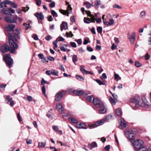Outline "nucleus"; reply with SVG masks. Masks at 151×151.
I'll list each match as a JSON object with an SVG mask.
<instances>
[{
  "label": "nucleus",
  "instance_id": "nucleus-1",
  "mask_svg": "<svg viewBox=\"0 0 151 151\" xmlns=\"http://www.w3.org/2000/svg\"><path fill=\"white\" fill-rule=\"evenodd\" d=\"M130 103L134 104V107L136 109L141 106L143 108H148L150 104L145 97H140L138 95L132 96L130 99Z\"/></svg>",
  "mask_w": 151,
  "mask_h": 151
},
{
  "label": "nucleus",
  "instance_id": "nucleus-2",
  "mask_svg": "<svg viewBox=\"0 0 151 151\" xmlns=\"http://www.w3.org/2000/svg\"><path fill=\"white\" fill-rule=\"evenodd\" d=\"M131 142L137 150V151H150L149 147H145L144 142L140 139L131 141Z\"/></svg>",
  "mask_w": 151,
  "mask_h": 151
},
{
  "label": "nucleus",
  "instance_id": "nucleus-3",
  "mask_svg": "<svg viewBox=\"0 0 151 151\" xmlns=\"http://www.w3.org/2000/svg\"><path fill=\"white\" fill-rule=\"evenodd\" d=\"M137 129L133 128L126 132L124 134L125 137L129 139L131 142V141L134 140L135 135L137 134Z\"/></svg>",
  "mask_w": 151,
  "mask_h": 151
},
{
  "label": "nucleus",
  "instance_id": "nucleus-4",
  "mask_svg": "<svg viewBox=\"0 0 151 151\" xmlns=\"http://www.w3.org/2000/svg\"><path fill=\"white\" fill-rule=\"evenodd\" d=\"M7 36L9 37V45L11 47H12L14 48L17 49L18 47V46L17 44L14 42V41H17V39L10 33H8L7 34Z\"/></svg>",
  "mask_w": 151,
  "mask_h": 151
},
{
  "label": "nucleus",
  "instance_id": "nucleus-5",
  "mask_svg": "<svg viewBox=\"0 0 151 151\" xmlns=\"http://www.w3.org/2000/svg\"><path fill=\"white\" fill-rule=\"evenodd\" d=\"M4 60L6 63L11 68L13 64V60L9 55L5 54L4 55Z\"/></svg>",
  "mask_w": 151,
  "mask_h": 151
},
{
  "label": "nucleus",
  "instance_id": "nucleus-6",
  "mask_svg": "<svg viewBox=\"0 0 151 151\" xmlns=\"http://www.w3.org/2000/svg\"><path fill=\"white\" fill-rule=\"evenodd\" d=\"M15 12L14 10L9 8L8 9H7L5 10L4 9H1V10L0 13L1 14L6 15H12L11 13H14Z\"/></svg>",
  "mask_w": 151,
  "mask_h": 151
},
{
  "label": "nucleus",
  "instance_id": "nucleus-7",
  "mask_svg": "<svg viewBox=\"0 0 151 151\" xmlns=\"http://www.w3.org/2000/svg\"><path fill=\"white\" fill-rule=\"evenodd\" d=\"M65 94V91H61L58 92L55 96V100L56 101H59L62 97Z\"/></svg>",
  "mask_w": 151,
  "mask_h": 151
},
{
  "label": "nucleus",
  "instance_id": "nucleus-8",
  "mask_svg": "<svg viewBox=\"0 0 151 151\" xmlns=\"http://www.w3.org/2000/svg\"><path fill=\"white\" fill-rule=\"evenodd\" d=\"M106 122L104 118H103L97 121L94 124H92L90 127L91 128H96V127L101 125L104 123Z\"/></svg>",
  "mask_w": 151,
  "mask_h": 151
},
{
  "label": "nucleus",
  "instance_id": "nucleus-9",
  "mask_svg": "<svg viewBox=\"0 0 151 151\" xmlns=\"http://www.w3.org/2000/svg\"><path fill=\"white\" fill-rule=\"evenodd\" d=\"M119 122L120 123L119 125V128L122 129L126 127L127 123L123 118H121L119 119Z\"/></svg>",
  "mask_w": 151,
  "mask_h": 151
},
{
  "label": "nucleus",
  "instance_id": "nucleus-10",
  "mask_svg": "<svg viewBox=\"0 0 151 151\" xmlns=\"http://www.w3.org/2000/svg\"><path fill=\"white\" fill-rule=\"evenodd\" d=\"M99 113L100 114H103L106 112V108L104 105V103H103L99 106Z\"/></svg>",
  "mask_w": 151,
  "mask_h": 151
},
{
  "label": "nucleus",
  "instance_id": "nucleus-11",
  "mask_svg": "<svg viewBox=\"0 0 151 151\" xmlns=\"http://www.w3.org/2000/svg\"><path fill=\"white\" fill-rule=\"evenodd\" d=\"M93 104L96 107L99 106L100 105L102 104L103 102L101 101L98 98H96L93 99Z\"/></svg>",
  "mask_w": 151,
  "mask_h": 151
},
{
  "label": "nucleus",
  "instance_id": "nucleus-12",
  "mask_svg": "<svg viewBox=\"0 0 151 151\" xmlns=\"http://www.w3.org/2000/svg\"><path fill=\"white\" fill-rule=\"evenodd\" d=\"M9 0H5L2 2H0V8H4L7 7L6 5H9Z\"/></svg>",
  "mask_w": 151,
  "mask_h": 151
},
{
  "label": "nucleus",
  "instance_id": "nucleus-13",
  "mask_svg": "<svg viewBox=\"0 0 151 151\" xmlns=\"http://www.w3.org/2000/svg\"><path fill=\"white\" fill-rule=\"evenodd\" d=\"M76 127L78 129H87L86 124L84 123L77 122L76 124Z\"/></svg>",
  "mask_w": 151,
  "mask_h": 151
},
{
  "label": "nucleus",
  "instance_id": "nucleus-14",
  "mask_svg": "<svg viewBox=\"0 0 151 151\" xmlns=\"http://www.w3.org/2000/svg\"><path fill=\"white\" fill-rule=\"evenodd\" d=\"M15 27V25L13 24H10L7 26L5 27V29L6 31L8 32L12 31Z\"/></svg>",
  "mask_w": 151,
  "mask_h": 151
},
{
  "label": "nucleus",
  "instance_id": "nucleus-15",
  "mask_svg": "<svg viewBox=\"0 0 151 151\" xmlns=\"http://www.w3.org/2000/svg\"><path fill=\"white\" fill-rule=\"evenodd\" d=\"M5 21L7 22L11 23H15L16 22V20L13 18L11 19V18L9 16L5 17Z\"/></svg>",
  "mask_w": 151,
  "mask_h": 151
},
{
  "label": "nucleus",
  "instance_id": "nucleus-16",
  "mask_svg": "<svg viewBox=\"0 0 151 151\" xmlns=\"http://www.w3.org/2000/svg\"><path fill=\"white\" fill-rule=\"evenodd\" d=\"M60 30L63 31V29L66 30L68 29V26L67 23L64 22H63L62 24L60 25Z\"/></svg>",
  "mask_w": 151,
  "mask_h": 151
},
{
  "label": "nucleus",
  "instance_id": "nucleus-17",
  "mask_svg": "<svg viewBox=\"0 0 151 151\" xmlns=\"http://www.w3.org/2000/svg\"><path fill=\"white\" fill-rule=\"evenodd\" d=\"M35 15L37 17V18L40 20H42L44 18V16L42 13H38L37 12Z\"/></svg>",
  "mask_w": 151,
  "mask_h": 151
},
{
  "label": "nucleus",
  "instance_id": "nucleus-18",
  "mask_svg": "<svg viewBox=\"0 0 151 151\" xmlns=\"http://www.w3.org/2000/svg\"><path fill=\"white\" fill-rule=\"evenodd\" d=\"M5 101L7 103H8L9 102H10V105L12 106L14 105V101L12 100V99L9 96H7L5 99Z\"/></svg>",
  "mask_w": 151,
  "mask_h": 151
},
{
  "label": "nucleus",
  "instance_id": "nucleus-19",
  "mask_svg": "<svg viewBox=\"0 0 151 151\" xmlns=\"http://www.w3.org/2000/svg\"><path fill=\"white\" fill-rule=\"evenodd\" d=\"M56 109L58 111L60 112H62L63 111V108L61 104L60 103H58L56 105Z\"/></svg>",
  "mask_w": 151,
  "mask_h": 151
},
{
  "label": "nucleus",
  "instance_id": "nucleus-20",
  "mask_svg": "<svg viewBox=\"0 0 151 151\" xmlns=\"http://www.w3.org/2000/svg\"><path fill=\"white\" fill-rule=\"evenodd\" d=\"M88 147L91 150H92L93 148L96 147L97 146V144L96 142H93L91 144H89L88 145Z\"/></svg>",
  "mask_w": 151,
  "mask_h": 151
},
{
  "label": "nucleus",
  "instance_id": "nucleus-21",
  "mask_svg": "<svg viewBox=\"0 0 151 151\" xmlns=\"http://www.w3.org/2000/svg\"><path fill=\"white\" fill-rule=\"evenodd\" d=\"M73 93L77 96H80L83 93V91L82 90H75L73 91Z\"/></svg>",
  "mask_w": 151,
  "mask_h": 151
},
{
  "label": "nucleus",
  "instance_id": "nucleus-22",
  "mask_svg": "<svg viewBox=\"0 0 151 151\" xmlns=\"http://www.w3.org/2000/svg\"><path fill=\"white\" fill-rule=\"evenodd\" d=\"M83 5H85L86 7L88 9L90 8L91 6H94V5H92L88 1L84 2Z\"/></svg>",
  "mask_w": 151,
  "mask_h": 151
},
{
  "label": "nucleus",
  "instance_id": "nucleus-23",
  "mask_svg": "<svg viewBox=\"0 0 151 151\" xmlns=\"http://www.w3.org/2000/svg\"><path fill=\"white\" fill-rule=\"evenodd\" d=\"M72 9L71 7V5H68V7H67V9L66 11L68 12V14L67 15V16H69V13H72Z\"/></svg>",
  "mask_w": 151,
  "mask_h": 151
},
{
  "label": "nucleus",
  "instance_id": "nucleus-24",
  "mask_svg": "<svg viewBox=\"0 0 151 151\" xmlns=\"http://www.w3.org/2000/svg\"><path fill=\"white\" fill-rule=\"evenodd\" d=\"M106 122H108L109 121L112 119L113 116L112 115L109 114L107 116H106L104 118Z\"/></svg>",
  "mask_w": 151,
  "mask_h": 151
},
{
  "label": "nucleus",
  "instance_id": "nucleus-25",
  "mask_svg": "<svg viewBox=\"0 0 151 151\" xmlns=\"http://www.w3.org/2000/svg\"><path fill=\"white\" fill-rule=\"evenodd\" d=\"M69 121L71 123H77L78 122V121L77 119L73 117H70L68 119Z\"/></svg>",
  "mask_w": 151,
  "mask_h": 151
},
{
  "label": "nucleus",
  "instance_id": "nucleus-26",
  "mask_svg": "<svg viewBox=\"0 0 151 151\" xmlns=\"http://www.w3.org/2000/svg\"><path fill=\"white\" fill-rule=\"evenodd\" d=\"M9 5H10L11 7L16 8L17 7V4L14 2L11 1H9Z\"/></svg>",
  "mask_w": 151,
  "mask_h": 151
},
{
  "label": "nucleus",
  "instance_id": "nucleus-27",
  "mask_svg": "<svg viewBox=\"0 0 151 151\" xmlns=\"http://www.w3.org/2000/svg\"><path fill=\"white\" fill-rule=\"evenodd\" d=\"M21 31V30L19 28L16 29V30L14 31V33L15 35H18L17 37L19 39L20 38V36L18 35L20 33Z\"/></svg>",
  "mask_w": 151,
  "mask_h": 151
},
{
  "label": "nucleus",
  "instance_id": "nucleus-28",
  "mask_svg": "<svg viewBox=\"0 0 151 151\" xmlns=\"http://www.w3.org/2000/svg\"><path fill=\"white\" fill-rule=\"evenodd\" d=\"M114 79L116 82H118L119 80L121 79V78L119 76V75L118 74L115 73L114 75Z\"/></svg>",
  "mask_w": 151,
  "mask_h": 151
},
{
  "label": "nucleus",
  "instance_id": "nucleus-29",
  "mask_svg": "<svg viewBox=\"0 0 151 151\" xmlns=\"http://www.w3.org/2000/svg\"><path fill=\"white\" fill-rule=\"evenodd\" d=\"M117 100H116L115 99H114L112 98L111 96H110L109 98V101L110 103L112 104L115 105L116 104V101Z\"/></svg>",
  "mask_w": 151,
  "mask_h": 151
},
{
  "label": "nucleus",
  "instance_id": "nucleus-30",
  "mask_svg": "<svg viewBox=\"0 0 151 151\" xmlns=\"http://www.w3.org/2000/svg\"><path fill=\"white\" fill-rule=\"evenodd\" d=\"M116 112L118 116H120L122 114L121 109L120 108H118L116 110Z\"/></svg>",
  "mask_w": 151,
  "mask_h": 151
},
{
  "label": "nucleus",
  "instance_id": "nucleus-31",
  "mask_svg": "<svg viewBox=\"0 0 151 151\" xmlns=\"http://www.w3.org/2000/svg\"><path fill=\"white\" fill-rule=\"evenodd\" d=\"M78 60L77 56L75 55H74L72 56V61L74 64H76V62Z\"/></svg>",
  "mask_w": 151,
  "mask_h": 151
},
{
  "label": "nucleus",
  "instance_id": "nucleus-32",
  "mask_svg": "<svg viewBox=\"0 0 151 151\" xmlns=\"http://www.w3.org/2000/svg\"><path fill=\"white\" fill-rule=\"evenodd\" d=\"M94 99L93 96H88L86 98V100L90 102H91Z\"/></svg>",
  "mask_w": 151,
  "mask_h": 151
},
{
  "label": "nucleus",
  "instance_id": "nucleus-33",
  "mask_svg": "<svg viewBox=\"0 0 151 151\" xmlns=\"http://www.w3.org/2000/svg\"><path fill=\"white\" fill-rule=\"evenodd\" d=\"M52 74L54 76H58V71L52 69L51 70Z\"/></svg>",
  "mask_w": 151,
  "mask_h": 151
},
{
  "label": "nucleus",
  "instance_id": "nucleus-34",
  "mask_svg": "<svg viewBox=\"0 0 151 151\" xmlns=\"http://www.w3.org/2000/svg\"><path fill=\"white\" fill-rule=\"evenodd\" d=\"M46 145L45 142H39L38 145V147L39 148H42L44 147Z\"/></svg>",
  "mask_w": 151,
  "mask_h": 151
},
{
  "label": "nucleus",
  "instance_id": "nucleus-35",
  "mask_svg": "<svg viewBox=\"0 0 151 151\" xmlns=\"http://www.w3.org/2000/svg\"><path fill=\"white\" fill-rule=\"evenodd\" d=\"M84 22L86 23L89 24L91 22V20L89 18L84 17Z\"/></svg>",
  "mask_w": 151,
  "mask_h": 151
},
{
  "label": "nucleus",
  "instance_id": "nucleus-36",
  "mask_svg": "<svg viewBox=\"0 0 151 151\" xmlns=\"http://www.w3.org/2000/svg\"><path fill=\"white\" fill-rule=\"evenodd\" d=\"M101 4V1L100 0H96L94 3L95 5L97 7L99 6Z\"/></svg>",
  "mask_w": 151,
  "mask_h": 151
},
{
  "label": "nucleus",
  "instance_id": "nucleus-37",
  "mask_svg": "<svg viewBox=\"0 0 151 151\" xmlns=\"http://www.w3.org/2000/svg\"><path fill=\"white\" fill-rule=\"evenodd\" d=\"M146 16V12L145 11H142L140 13V17L141 18H144Z\"/></svg>",
  "mask_w": 151,
  "mask_h": 151
},
{
  "label": "nucleus",
  "instance_id": "nucleus-38",
  "mask_svg": "<svg viewBox=\"0 0 151 151\" xmlns=\"http://www.w3.org/2000/svg\"><path fill=\"white\" fill-rule=\"evenodd\" d=\"M76 78L77 79L81 81H84V79L83 77L82 76L78 75H76Z\"/></svg>",
  "mask_w": 151,
  "mask_h": 151
},
{
  "label": "nucleus",
  "instance_id": "nucleus-39",
  "mask_svg": "<svg viewBox=\"0 0 151 151\" xmlns=\"http://www.w3.org/2000/svg\"><path fill=\"white\" fill-rule=\"evenodd\" d=\"M128 38L130 40V42L131 44H133L134 43V41L135 40V38L131 39L130 38V35L128 34Z\"/></svg>",
  "mask_w": 151,
  "mask_h": 151
},
{
  "label": "nucleus",
  "instance_id": "nucleus-40",
  "mask_svg": "<svg viewBox=\"0 0 151 151\" xmlns=\"http://www.w3.org/2000/svg\"><path fill=\"white\" fill-rule=\"evenodd\" d=\"M96 68L98 70V72L99 73H101L103 71V70L101 67L98 66L96 67Z\"/></svg>",
  "mask_w": 151,
  "mask_h": 151
},
{
  "label": "nucleus",
  "instance_id": "nucleus-41",
  "mask_svg": "<svg viewBox=\"0 0 151 151\" xmlns=\"http://www.w3.org/2000/svg\"><path fill=\"white\" fill-rule=\"evenodd\" d=\"M51 14L53 16L57 17L58 16L57 14L54 10H52L51 12Z\"/></svg>",
  "mask_w": 151,
  "mask_h": 151
},
{
  "label": "nucleus",
  "instance_id": "nucleus-42",
  "mask_svg": "<svg viewBox=\"0 0 151 151\" xmlns=\"http://www.w3.org/2000/svg\"><path fill=\"white\" fill-rule=\"evenodd\" d=\"M135 65L137 67H140L142 66V65L138 61H136Z\"/></svg>",
  "mask_w": 151,
  "mask_h": 151
},
{
  "label": "nucleus",
  "instance_id": "nucleus-43",
  "mask_svg": "<svg viewBox=\"0 0 151 151\" xmlns=\"http://www.w3.org/2000/svg\"><path fill=\"white\" fill-rule=\"evenodd\" d=\"M114 21L113 19H111L108 22L109 25H112L114 23Z\"/></svg>",
  "mask_w": 151,
  "mask_h": 151
},
{
  "label": "nucleus",
  "instance_id": "nucleus-44",
  "mask_svg": "<svg viewBox=\"0 0 151 151\" xmlns=\"http://www.w3.org/2000/svg\"><path fill=\"white\" fill-rule=\"evenodd\" d=\"M59 11L61 13L63 14V15H65L66 14H68V12L66 11L60 9Z\"/></svg>",
  "mask_w": 151,
  "mask_h": 151
},
{
  "label": "nucleus",
  "instance_id": "nucleus-45",
  "mask_svg": "<svg viewBox=\"0 0 151 151\" xmlns=\"http://www.w3.org/2000/svg\"><path fill=\"white\" fill-rule=\"evenodd\" d=\"M49 83L47 81H45L44 78H42L41 81V85H44L45 84H48Z\"/></svg>",
  "mask_w": 151,
  "mask_h": 151
},
{
  "label": "nucleus",
  "instance_id": "nucleus-46",
  "mask_svg": "<svg viewBox=\"0 0 151 151\" xmlns=\"http://www.w3.org/2000/svg\"><path fill=\"white\" fill-rule=\"evenodd\" d=\"M97 31L99 33H102V29L101 27H99L97 28Z\"/></svg>",
  "mask_w": 151,
  "mask_h": 151
},
{
  "label": "nucleus",
  "instance_id": "nucleus-47",
  "mask_svg": "<svg viewBox=\"0 0 151 151\" xmlns=\"http://www.w3.org/2000/svg\"><path fill=\"white\" fill-rule=\"evenodd\" d=\"M66 35L67 36L70 37H72L74 36L71 32H67Z\"/></svg>",
  "mask_w": 151,
  "mask_h": 151
},
{
  "label": "nucleus",
  "instance_id": "nucleus-48",
  "mask_svg": "<svg viewBox=\"0 0 151 151\" xmlns=\"http://www.w3.org/2000/svg\"><path fill=\"white\" fill-rule=\"evenodd\" d=\"M23 25L25 27V29H27L30 27L29 24H27L26 23H24Z\"/></svg>",
  "mask_w": 151,
  "mask_h": 151
},
{
  "label": "nucleus",
  "instance_id": "nucleus-49",
  "mask_svg": "<svg viewBox=\"0 0 151 151\" xmlns=\"http://www.w3.org/2000/svg\"><path fill=\"white\" fill-rule=\"evenodd\" d=\"M49 6L51 8H52L55 6V3L54 1H52L51 3L49 5Z\"/></svg>",
  "mask_w": 151,
  "mask_h": 151
},
{
  "label": "nucleus",
  "instance_id": "nucleus-50",
  "mask_svg": "<svg viewBox=\"0 0 151 151\" xmlns=\"http://www.w3.org/2000/svg\"><path fill=\"white\" fill-rule=\"evenodd\" d=\"M86 13L87 14V15L89 17H91L93 16L92 14H91V12L90 11H85Z\"/></svg>",
  "mask_w": 151,
  "mask_h": 151
},
{
  "label": "nucleus",
  "instance_id": "nucleus-51",
  "mask_svg": "<svg viewBox=\"0 0 151 151\" xmlns=\"http://www.w3.org/2000/svg\"><path fill=\"white\" fill-rule=\"evenodd\" d=\"M60 50L62 51H63V52H65L66 51V48L64 47V46L60 45Z\"/></svg>",
  "mask_w": 151,
  "mask_h": 151
},
{
  "label": "nucleus",
  "instance_id": "nucleus-52",
  "mask_svg": "<svg viewBox=\"0 0 151 151\" xmlns=\"http://www.w3.org/2000/svg\"><path fill=\"white\" fill-rule=\"evenodd\" d=\"M70 43L71 45L73 47L76 48L77 47L76 44L75 42H70Z\"/></svg>",
  "mask_w": 151,
  "mask_h": 151
},
{
  "label": "nucleus",
  "instance_id": "nucleus-53",
  "mask_svg": "<svg viewBox=\"0 0 151 151\" xmlns=\"http://www.w3.org/2000/svg\"><path fill=\"white\" fill-rule=\"evenodd\" d=\"M29 9V7H24L22 8V11H24V12H26L27 11H28Z\"/></svg>",
  "mask_w": 151,
  "mask_h": 151
},
{
  "label": "nucleus",
  "instance_id": "nucleus-54",
  "mask_svg": "<svg viewBox=\"0 0 151 151\" xmlns=\"http://www.w3.org/2000/svg\"><path fill=\"white\" fill-rule=\"evenodd\" d=\"M96 81L99 85H104L105 83H104L102 82L99 79H97L96 80Z\"/></svg>",
  "mask_w": 151,
  "mask_h": 151
},
{
  "label": "nucleus",
  "instance_id": "nucleus-55",
  "mask_svg": "<svg viewBox=\"0 0 151 151\" xmlns=\"http://www.w3.org/2000/svg\"><path fill=\"white\" fill-rule=\"evenodd\" d=\"M90 92L88 91H86L84 92H83V93L82 94V95L83 96H84L88 94H90Z\"/></svg>",
  "mask_w": 151,
  "mask_h": 151
},
{
  "label": "nucleus",
  "instance_id": "nucleus-56",
  "mask_svg": "<svg viewBox=\"0 0 151 151\" xmlns=\"http://www.w3.org/2000/svg\"><path fill=\"white\" fill-rule=\"evenodd\" d=\"M42 91L43 93L44 94H45L46 93V90H45V85H43L42 88Z\"/></svg>",
  "mask_w": 151,
  "mask_h": 151
},
{
  "label": "nucleus",
  "instance_id": "nucleus-57",
  "mask_svg": "<svg viewBox=\"0 0 151 151\" xmlns=\"http://www.w3.org/2000/svg\"><path fill=\"white\" fill-rule=\"evenodd\" d=\"M52 128L56 132H58V126H53L52 127Z\"/></svg>",
  "mask_w": 151,
  "mask_h": 151
},
{
  "label": "nucleus",
  "instance_id": "nucleus-58",
  "mask_svg": "<svg viewBox=\"0 0 151 151\" xmlns=\"http://www.w3.org/2000/svg\"><path fill=\"white\" fill-rule=\"evenodd\" d=\"M47 20L49 21H53V19L51 16H50L47 17Z\"/></svg>",
  "mask_w": 151,
  "mask_h": 151
},
{
  "label": "nucleus",
  "instance_id": "nucleus-59",
  "mask_svg": "<svg viewBox=\"0 0 151 151\" xmlns=\"http://www.w3.org/2000/svg\"><path fill=\"white\" fill-rule=\"evenodd\" d=\"M150 57V55L148 53H147L145 55V59L146 60H148L149 59Z\"/></svg>",
  "mask_w": 151,
  "mask_h": 151
},
{
  "label": "nucleus",
  "instance_id": "nucleus-60",
  "mask_svg": "<svg viewBox=\"0 0 151 151\" xmlns=\"http://www.w3.org/2000/svg\"><path fill=\"white\" fill-rule=\"evenodd\" d=\"M113 7L115 8H117V9H121V7L120 6L117 4H115L113 6Z\"/></svg>",
  "mask_w": 151,
  "mask_h": 151
},
{
  "label": "nucleus",
  "instance_id": "nucleus-61",
  "mask_svg": "<svg viewBox=\"0 0 151 151\" xmlns=\"http://www.w3.org/2000/svg\"><path fill=\"white\" fill-rule=\"evenodd\" d=\"M26 143L27 145L31 144L32 143V140L30 139H27L26 140Z\"/></svg>",
  "mask_w": 151,
  "mask_h": 151
},
{
  "label": "nucleus",
  "instance_id": "nucleus-62",
  "mask_svg": "<svg viewBox=\"0 0 151 151\" xmlns=\"http://www.w3.org/2000/svg\"><path fill=\"white\" fill-rule=\"evenodd\" d=\"M117 47V45H116L114 43H113L111 47V49L112 50H114Z\"/></svg>",
  "mask_w": 151,
  "mask_h": 151
},
{
  "label": "nucleus",
  "instance_id": "nucleus-63",
  "mask_svg": "<svg viewBox=\"0 0 151 151\" xmlns=\"http://www.w3.org/2000/svg\"><path fill=\"white\" fill-rule=\"evenodd\" d=\"M114 40L116 44H118L119 43V40L118 38L115 37L114 38Z\"/></svg>",
  "mask_w": 151,
  "mask_h": 151
},
{
  "label": "nucleus",
  "instance_id": "nucleus-64",
  "mask_svg": "<svg viewBox=\"0 0 151 151\" xmlns=\"http://www.w3.org/2000/svg\"><path fill=\"white\" fill-rule=\"evenodd\" d=\"M147 42H148V45H151V37H149L148 38Z\"/></svg>",
  "mask_w": 151,
  "mask_h": 151
}]
</instances>
